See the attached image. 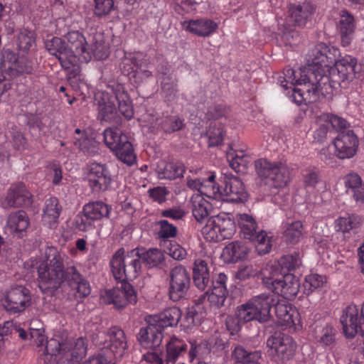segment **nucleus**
<instances>
[{"mask_svg": "<svg viewBox=\"0 0 364 364\" xmlns=\"http://www.w3.org/2000/svg\"><path fill=\"white\" fill-rule=\"evenodd\" d=\"M45 258L37 268L38 287L43 294L52 296L63 283L75 289L76 296L79 298H85L90 294L89 282L73 262H67L65 266V259H68L65 254L54 247H48Z\"/></svg>", "mask_w": 364, "mask_h": 364, "instance_id": "1", "label": "nucleus"}, {"mask_svg": "<svg viewBox=\"0 0 364 364\" xmlns=\"http://www.w3.org/2000/svg\"><path fill=\"white\" fill-rule=\"evenodd\" d=\"M274 296L270 294H262L252 297L245 304L238 306L235 312L237 320L230 317L226 320V325L230 328L235 325L233 330H237L239 323H247L252 321L264 322L270 317V311L274 305Z\"/></svg>", "mask_w": 364, "mask_h": 364, "instance_id": "2", "label": "nucleus"}, {"mask_svg": "<svg viewBox=\"0 0 364 364\" xmlns=\"http://www.w3.org/2000/svg\"><path fill=\"white\" fill-rule=\"evenodd\" d=\"M338 87H343L338 81H333L332 73L330 76L317 75L312 80H308L305 90L293 88L292 99L298 105L303 102L314 103L320 100L321 97H326L333 94L334 90Z\"/></svg>", "mask_w": 364, "mask_h": 364, "instance_id": "3", "label": "nucleus"}, {"mask_svg": "<svg viewBox=\"0 0 364 364\" xmlns=\"http://www.w3.org/2000/svg\"><path fill=\"white\" fill-rule=\"evenodd\" d=\"M138 252L130 250L125 254L123 247L118 249L112 255L109 264L115 280L124 282L132 279L139 274L141 265L139 262Z\"/></svg>", "mask_w": 364, "mask_h": 364, "instance_id": "4", "label": "nucleus"}, {"mask_svg": "<svg viewBox=\"0 0 364 364\" xmlns=\"http://www.w3.org/2000/svg\"><path fill=\"white\" fill-rule=\"evenodd\" d=\"M316 10V4L311 1H304L299 4L290 5L286 21L279 28L283 33V38L291 44L290 38H294L298 36V33L292 27H305Z\"/></svg>", "mask_w": 364, "mask_h": 364, "instance_id": "5", "label": "nucleus"}, {"mask_svg": "<svg viewBox=\"0 0 364 364\" xmlns=\"http://www.w3.org/2000/svg\"><path fill=\"white\" fill-rule=\"evenodd\" d=\"M255 168L257 176L270 187L282 188L290 181L289 169L282 162H272L267 159H259L255 161Z\"/></svg>", "mask_w": 364, "mask_h": 364, "instance_id": "6", "label": "nucleus"}, {"mask_svg": "<svg viewBox=\"0 0 364 364\" xmlns=\"http://www.w3.org/2000/svg\"><path fill=\"white\" fill-rule=\"evenodd\" d=\"M104 141L119 160L128 166L136 162V156L128 136L117 127H109L103 132Z\"/></svg>", "mask_w": 364, "mask_h": 364, "instance_id": "7", "label": "nucleus"}, {"mask_svg": "<svg viewBox=\"0 0 364 364\" xmlns=\"http://www.w3.org/2000/svg\"><path fill=\"white\" fill-rule=\"evenodd\" d=\"M240 235L253 242L259 255H265L271 250L272 245L267 232L260 229L255 219L246 213L237 216Z\"/></svg>", "mask_w": 364, "mask_h": 364, "instance_id": "8", "label": "nucleus"}, {"mask_svg": "<svg viewBox=\"0 0 364 364\" xmlns=\"http://www.w3.org/2000/svg\"><path fill=\"white\" fill-rule=\"evenodd\" d=\"M201 232L206 240L218 242L231 238L236 232V226L230 215L220 213L208 218Z\"/></svg>", "mask_w": 364, "mask_h": 364, "instance_id": "9", "label": "nucleus"}, {"mask_svg": "<svg viewBox=\"0 0 364 364\" xmlns=\"http://www.w3.org/2000/svg\"><path fill=\"white\" fill-rule=\"evenodd\" d=\"M191 287V276L182 265L173 267L168 274V298L173 302L186 299Z\"/></svg>", "mask_w": 364, "mask_h": 364, "instance_id": "10", "label": "nucleus"}, {"mask_svg": "<svg viewBox=\"0 0 364 364\" xmlns=\"http://www.w3.org/2000/svg\"><path fill=\"white\" fill-rule=\"evenodd\" d=\"M186 350V343L173 336L166 343V353L148 352L143 355V358L151 364H175Z\"/></svg>", "mask_w": 364, "mask_h": 364, "instance_id": "11", "label": "nucleus"}, {"mask_svg": "<svg viewBox=\"0 0 364 364\" xmlns=\"http://www.w3.org/2000/svg\"><path fill=\"white\" fill-rule=\"evenodd\" d=\"M333 65L336 67V70L332 71L333 81H338L343 87L354 78L364 80L361 65H358L356 59L350 55H346L339 60L336 58Z\"/></svg>", "mask_w": 364, "mask_h": 364, "instance_id": "12", "label": "nucleus"}, {"mask_svg": "<svg viewBox=\"0 0 364 364\" xmlns=\"http://www.w3.org/2000/svg\"><path fill=\"white\" fill-rule=\"evenodd\" d=\"M267 346L274 359L282 363L292 358L296 349L294 339L281 331L274 332L267 338Z\"/></svg>", "mask_w": 364, "mask_h": 364, "instance_id": "13", "label": "nucleus"}, {"mask_svg": "<svg viewBox=\"0 0 364 364\" xmlns=\"http://www.w3.org/2000/svg\"><path fill=\"white\" fill-rule=\"evenodd\" d=\"M1 305L10 314L23 311L31 304L28 289L21 285L12 287L1 301Z\"/></svg>", "mask_w": 364, "mask_h": 364, "instance_id": "14", "label": "nucleus"}, {"mask_svg": "<svg viewBox=\"0 0 364 364\" xmlns=\"http://www.w3.org/2000/svg\"><path fill=\"white\" fill-rule=\"evenodd\" d=\"M360 314L359 316V309L355 305H349L343 310L341 323L348 338H353L358 333L364 335V302Z\"/></svg>", "mask_w": 364, "mask_h": 364, "instance_id": "15", "label": "nucleus"}, {"mask_svg": "<svg viewBox=\"0 0 364 364\" xmlns=\"http://www.w3.org/2000/svg\"><path fill=\"white\" fill-rule=\"evenodd\" d=\"M45 47L50 54L58 59L63 68L65 70L73 68V72H78L79 67L76 65V59L72 55V52L68 50L64 38L53 37L46 41Z\"/></svg>", "mask_w": 364, "mask_h": 364, "instance_id": "16", "label": "nucleus"}, {"mask_svg": "<svg viewBox=\"0 0 364 364\" xmlns=\"http://www.w3.org/2000/svg\"><path fill=\"white\" fill-rule=\"evenodd\" d=\"M248 198L242 181L236 176H225L222 185V198L223 200L231 203H245Z\"/></svg>", "mask_w": 364, "mask_h": 364, "instance_id": "17", "label": "nucleus"}, {"mask_svg": "<svg viewBox=\"0 0 364 364\" xmlns=\"http://www.w3.org/2000/svg\"><path fill=\"white\" fill-rule=\"evenodd\" d=\"M338 55L339 50L337 48L319 43L309 50L307 61L310 65L331 67Z\"/></svg>", "mask_w": 364, "mask_h": 364, "instance_id": "18", "label": "nucleus"}, {"mask_svg": "<svg viewBox=\"0 0 364 364\" xmlns=\"http://www.w3.org/2000/svg\"><path fill=\"white\" fill-rule=\"evenodd\" d=\"M68 50L77 60L87 63L91 60L90 52L84 35L78 31H72L63 36Z\"/></svg>", "mask_w": 364, "mask_h": 364, "instance_id": "19", "label": "nucleus"}, {"mask_svg": "<svg viewBox=\"0 0 364 364\" xmlns=\"http://www.w3.org/2000/svg\"><path fill=\"white\" fill-rule=\"evenodd\" d=\"M335 154L339 159L352 158L358 147V139L353 130L341 132L333 140Z\"/></svg>", "mask_w": 364, "mask_h": 364, "instance_id": "20", "label": "nucleus"}, {"mask_svg": "<svg viewBox=\"0 0 364 364\" xmlns=\"http://www.w3.org/2000/svg\"><path fill=\"white\" fill-rule=\"evenodd\" d=\"M88 183L92 191H106L111 183L110 173L105 164L96 162L88 166Z\"/></svg>", "mask_w": 364, "mask_h": 364, "instance_id": "21", "label": "nucleus"}, {"mask_svg": "<svg viewBox=\"0 0 364 364\" xmlns=\"http://www.w3.org/2000/svg\"><path fill=\"white\" fill-rule=\"evenodd\" d=\"M267 284L271 285L272 291L287 300L294 299L300 288L299 279L291 274H284L281 277V280L267 282Z\"/></svg>", "mask_w": 364, "mask_h": 364, "instance_id": "22", "label": "nucleus"}, {"mask_svg": "<svg viewBox=\"0 0 364 364\" xmlns=\"http://www.w3.org/2000/svg\"><path fill=\"white\" fill-rule=\"evenodd\" d=\"M32 203V195L23 183L13 184L9 188L2 203L4 208L29 206Z\"/></svg>", "mask_w": 364, "mask_h": 364, "instance_id": "23", "label": "nucleus"}, {"mask_svg": "<svg viewBox=\"0 0 364 364\" xmlns=\"http://www.w3.org/2000/svg\"><path fill=\"white\" fill-rule=\"evenodd\" d=\"M299 74L300 75V78H296V73L294 69L290 68H285L283 72V76L279 77V82L285 90L291 88L295 85H304L302 90H305L307 81L312 80V78L315 77V73L311 68H301L299 69Z\"/></svg>", "mask_w": 364, "mask_h": 364, "instance_id": "24", "label": "nucleus"}, {"mask_svg": "<svg viewBox=\"0 0 364 364\" xmlns=\"http://www.w3.org/2000/svg\"><path fill=\"white\" fill-rule=\"evenodd\" d=\"M356 24L354 16L346 10L340 13L337 31L341 37V45L348 46L354 38Z\"/></svg>", "mask_w": 364, "mask_h": 364, "instance_id": "25", "label": "nucleus"}, {"mask_svg": "<svg viewBox=\"0 0 364 364\" xmlns=\"http://www.w3.org/2000/svg\"><path fill=\"white\" fill-rule=\"evenodd\" d=\"M103 334L106 337L104 348H109L114 356L122 357L127 347L124 332L114 326Z\"/></svg>", "mask_w": 364, "mask_h": 364, "instance_id": "26", "label": "nucleus"}, {"mask_svg": "<svg viewBox=\"0 0 364 364\" xmlns=\"http://www.w3.org/2000/svg\"><path fill=\"white\" fill-rule=\"evenodd\" d=\"M30 224L28 214L24 210L11 213L6 220V231L14 236L21 238L24 236Z\"/></svg>", "mask_w": 364, "mask_h": 364, "instance_id": "27", "label": "nucleus"}, {"mask_svg": "<svg viewBox=\"0 0 364 364\" xmlns=\"http://www.w3.org/2000/svg\"><path fill=\"white\" fill-rule=\"evenodd\" d=\"M163 338L161 329L155 323H149L146 327L140 328L137 334V340L141 346L150 349L159 347Z\"/></svg>", "mask_w": 364, "mask_h": 364, "instance_id": "28", "label": "nucleus"}, {"mask_svg": "<svg viewBox=\"0 0 364 364\" xmlns=\"http://www.w3.org/2000/svg\"><path fill=\"white\" fill-rule=\"evenodd\" d=\"M227 280L228 277L224 273H220L215 279H213V287L208 295V302L210 306L217 309L224 306L228 295L226 287Z\"/></svg>", "mask_w": 364, "mask_h": 364, "instance_id": "29", "label": "nucleus"}, {"mask_svg": "<svg viewBox=\"0 0 364 364\" xmlns=\"http://www.w3.org/2000/svg\"><path fill=\"white\" fill-rule=\"evenodd\" d=\"M181 24L183 30L203 37L209 36L218 27L214 21L205 18L184 21Z\"/></svg>", "mask_w": 364, "mask_h": 364, "instance_id": "30", "label": "nucleus"}, {"mask_svg": "<svg viewBox=\"0 0 364 364\" xmlns=\"http://www.w3.org/2000/svg\"><path fill=\"white\" fill-rule=\"evenodd\" d=\"M111 210V205L101 200L90 202L82 208L86 220L92 221L109 218Z\"/></svg>", "mask_w": 364, "mask_h": 364, "instance_id": "31", "label": "nucleus"}, {"mask_svg": "<svg viewBox=\"0 0 364 364\" xmlns=\"http://www.w3.org/2000/svg\"><path fill=\"white\" fill-rule=\"evenodd\" d=\"M345 186L347 193L351 195L356 203L364 205V183L360 176L355 173H350L344 178Z\"/></svg>", "mask_w": 364, "mask_h": 364, "instance_id": "32", "label": "nucleus"}, {"mask_svg": "<svg viewBox=\"0 0 364 364\" xmlns=\"http://www.w3.org/2000/svg\"><path fill=\"white\" fill-rule=\"evenodd\" d=\"M148 63L149 60L141 53L129 54L122 58L120 69L125 75L133 78L134 74Z\"/></svg>", "mask_w": 364, "mask_h": 364, "instance_id": "33", "label": "nucleus"}, {"mask_svg": "<svg viewBox=\"0 0 364 364\" xmlns=\"http://www.w3.org/2000/svg\"><path fill=\"white\" fill-rule=\"evenodd\" d=\"M193 279L194 285L200 290L204 291L210 283V269L206 261L196 259L193 263Z\"/></svg>", "mask_w": 364, "mask_h": 364, "instance_id": "34", "label": "nucleus"}, {"mask_svg": "<svg viewBox=\"0 0 364 364\" xmlns=\"http://www.w3.org/2000/svg\"><path fill=\"white\" fill-rule=\"evenodd\" d=\"M250 250L245 242L237 240L229 243L223 249V255L229 262H236L245 259Z\"/></svg>", "mask_w": 364, "mask_h": 364, "instance_id": "35", "label": "nucleus"}, {"mask_svg": "<svg viewBox=\"0 0 364 364\" xmlns=\"http://www.w3.org/2000/svg\"><path fill=\"white\" fill-rule=\"evenodd\" d=\"M69 346L65 352V359L77 362L86 355L88 341L85 337H80L75 341L65 339Z\"/></svg>", "mask_w": 364, "mask_h": 364, "instance_id": "36", "label": "nucleus"}, {"mask_svg": "<svg viewBox=\"0 0 364 364\" xmlns=\"http://www.w3.org/2000/svg\"><path fill=\"white\" fill-rule=\"evenodd\" d=\"M186 167L183 163L161 161L157 166V173L161 179L174 180L183 176Z\"/></svg>", "mask_w": 364, "mask_h": 364, "instance_id": "37", "label": "nucleus"}, {"mask_svg": "<svg viewBox=\"0 0 364 364\" xmlns=\"http://www.w3.org/2000/svg\"><path fill=\"white\" fill-rule=\"evenodd\" d=\"M61 211L62 207L59 204L58 198L51 197L47 199L43 208V221L48 223L49 228H55Z\"/></svg>", "mask_w": 364, "mask_h": 364, "instance_id": "38", "label": "nucleus"}, {"mask_svg": "<svg viewBox=\"0 0 364 364\" xmlns=\"http://www.w3.org/2000/svg\"><path fill=\"white\" fill-rule=\"evenodd\" d=\"M132 250L138 252L139 262L141 263V260H142L149 268L157 267L164 261V252L159 249L151 248L149 250H144V249L135 248Z\"/></svg>", "mask_w": 364, "mask_h": 364, "instance_id": "39", "label": "nucleus"}, {"mask_svg": "<svg viewBox=\"0 0 364 364\" xmlns=\"http://www.w3.org/2000/svg\"><path fill=\"white\" fill-rule=\"evenodd\" d=\"M181 317L178 307L173 306L165 309L154 318V323L162 330L165 327L176 326Z\"/></svg>", "mask_w": 364, "mask_h": 364, "instance_id": "40", "label": "nucleus"}, {"mask_svg": "<svg viewBox=\"0 0 364 364\" xmlns=\"http://www.w3.org/2000/svg\"><path fill=\"white\" fill-rule=\"evenodd\" d=\"M97 119L100 121L118 123L119 117L114 102L104 97L100 100Z\"/></svg>", "mask_w": 364, "mask_h": 364, "instance_id": "41", "label": "nucleus"}, {"mask_svg": "<svg viewBox=\"0 0 364 364\" xmlns=\"http://www.w3.org/2000/svg\"><path fill=\"white\" fill-rule=\"evenodd\" d=\"M114 95L121 114L127 119H132L134 115L132 102L127 92L121 85H117L114 88Z\"/></svg>", "mask_w": 364, "mask_h": 364, "instance_id": "42", "label": "nucleus"}, {"mask_svg": "<svg viewBox=\"0 0 364 364\" xmlns=\"http://www.w3.org/2000/svg\"><path fill=\"white\" fill-rule=\"evenodd\" d=\"M177 80L171 75H164L161 82V93L165 101L171 102L176 98Z\"/></svg>", "mask_w": 364, "mask_h": 364, "instance_id": "43", "label": "nucleus"}, {"mask_svg": "<svg viewBox=\"0 0 364 364\" xmlns=\"http://www.w3.org/2000/svg\"><path fill=\"white\" fill-rule=\"evenodd\" d=\"M75 145L88 156L99 154V143L92 136H88L83 132L82 136L75 139Z\"/></svg>", "mask_w": 364, "mask_h": 364, "instance_id": "44", "label": "nucleus"}, {"mask_svg": "<svg viewBox=\"0 0 364 364\" xmlns=\"http://www.w3.org/2000/svg\"><path fill=\"white\" fill-rule=\"evenodd\" d=\"M211 208V204L200 196H197L192 199V213L196 220L200 223L208 218Z\"/></svg>", "mask_w": 364, "mask_h": 364, "instance_id": "45", "label": "nucleus"}, {"mask_svg": "<svg viewBox=\"0 0 364 364\" xmlns=\"http://www.w3.org/2000/svg\"><path fill=\"white\" fill-rule=\"evenodd\" d=\"M186 124L184 119L178 115H168L163 117L159 122V127L167 134L183 129Z\"/></svg>", "mask_w": 364, "mask_h": 364, "instance_id": "46", "label": "nucleus"}, {"mask_svg": "<svg viewBox=\"0 0 364 364\" xmlns=\"http://www.w3.org/2000/svg\"><path fill=\"white\" fill-rule=\"evenodd\" d=\"M215 176L211 174L207 179L203 180L202 188H200V194L210 198L221 199L222 186L220 187L216 185Z\"/></svg>", "mask_w": 364, "mask_h": 364, "instance_id": "47", "label": "nucleus"}, {"mask_svg": "<svg viewBox=\"0 0 364 364\" xmlns=\"http://www.w3.org/2000/svg\"><path fill=\"white\" fill-rule=\"evenodd\" d=\"M361 224V218L355 214L340 217L336 220V228L338 231L348 232L357 229Z\"/></svg>", "mask_w": 364, "mask_h": 364, "instance_id": "48", "label": "nucleus"}, {"mask_svg": "<svg viewBox=\"0 0 364 364\" xmlns=\"http://www.w3.org/2000/svg\"><path fill=\"white\" fill-rule=\"evenodd\" d=\"M115 9L114 0H94L93 15L98 19L107 18Z\"/></svg>", "mask_w": 364, "mask_h": 364, "instance_id": "49", "label": "nucleus"}, {"mask_svg": "<svg viewBox=\"0 0 364 364\" xmlns=\"http://www.w3.org/2000/svg\"><path fill=\"white\" fill-rule=\"evenodd\" d=\"M232 358L237 363L244 364L250 358H262L259 350L248 351L242 346L235 345L232 352Z\"/></svg>", "mask_w": 364, "mask_h": 364, "instance_id": "50", "label": "nucleus"}, {"mask_svg": "<svg viewBox=\"0 0 364 364\" xmlns=\"http://www.w3.org/2000/svg\"><path fill=\"white\" fill-rule=\"evenodd\" d=\"M206 134L208 137L209 146L220 145L224 138L223 126L218 122H212L206 132Z\"/></svg>", "mask_w": 364, "mask_h": 364, "instance_id": "51", "label": "nucleus"}, {"mask_svg": "<svg viewBox=\"0 0 364 364\" xmlns=\"http://www.w3.org/2000/svg\"><path fill=\"white\" fill-rule=\"evenodd\" d=\"M68 347L65 340L60 341L54 338L46 341L44 353L50 355H61V358H65V352Z\"/></svg>", "mask_w": 364, "mask_h": 364, "instance_id": "52", "label": "nucleus"}, {"mask_svg": "<svg viewBox=\"0 0 364 364\" xmlns=\"http://www.w3.org/2000/svg\"><path fill=\"white\" fill-rule=\"evenodd\" d=\"M122 293L119 288H113L105 291V294L102 296L103 302L107 304H113L117 309H123L126 307L125 300L122 296Z\"/></svg>", "mask_w": 364, "mask_h": 364, "instance_id": "53", "label": "nucleus"}, {"mask_svg": "<svg viewBox=\"0 0 364 364\" xmlns=\"http://www.w3.org/2000/svg\"><path fill=\"white\" fill-rule=\"evenodd\" d=\"M276 316L286 324L294 323L292 318L291 306L286 301H278L274 302Z\"/></svg>", "mask_w": 364, "mask_h": 364, "instance_id": "54", "label": "nucleus"}, {"mask_svg": "<svg viewBox=\"0 0 364 364\" xmlns=\"http://www.w3.org/2000/svg\"><path fill=\"white\" fill-rule=\"evenodd\" d=\"M16 62L12 63L8 66V70L11 75L31 73L33 70L31 63L24 57H20Z\"/></svg>", "mask_w": 364, "mask_h": 364, "instance_id": "55", "label": "nucleus"}, {"mask_svg": "<svg viewBox=\"0 0 364 364\" xmlns=\"http://www.w3.org/2000/svg\"><path fill=\"white\" fill-rule=\"evenodd\" d=\"M302 235V224L295 221L289 224L284 232L286 240L289 243H296Z\"/></svg>", "mask_w": 364, "mask_h": 364, "instance_id": "56", "label": "nucleus"}, {"mask_svg": "<svg viewBox=\"0 0 364 364\" xmlns=\"http://www.w3.org/2000/svg\"><path fill=\"white\" fill-rule=\"evenodd\" d=\"M262 283L269 290H272L271 285L267 284L268 282H272L273 280H281V277H283L281 274L280 268L279 265H267L262 272Z\"/></svg>", "mask_w": 364, "mask_h": 364, "instance_id": "57", "label": "nucleus"}, {"mask_svg": "<svg viewBox=\"0 0 364 364\" xmlns=\"http://www.w3.org/2000/svg\"><path fill=\"white\" fill-rule=\"evenodd\" d=\"M336 330L331 326L323 327L318 335L316 336L318 342L325 346H333L336 343Z\"/></svg>", "mask_w": 364, "mask_h": 364, "instance_id": "58", "label": "nucleus"}, {"mask_svg": "<svg viewBox=\"0 0 364 364\" xmlns=\"http://www.w3.org/2000/svg\"><path fill=\"white\" fill-rule=\"evenodd\" d=\"M122 283L121 287L119 290H121L124 300H125L126 306L129 304H136L138 300L137 292L134 287L129 282L125 280L124 282H120Z\"/></svg>", "mask_w": 364, "mask_h": 364, "instance_id": "59", "label": "nucleus"}, {"mask_svg": "<svg viewBox=\"0 0 364 364\" xmlns=\"http://www.w3.org/2000/svg\"><path fill=\"white\" fill-rule=\"evenodd\" d=\"M159 226V230L158 231V237L161 239H168L170 237H174L177 234V228L169 223L166 220H161L156 223Z\"/></svg>", "mask_w": 364, "mask_h": 364, "instance_id": "60", "label": "nucleus"}, {"mask_svg": "<svg viewBox=\"0 0 364 364\" xmlns=\"http://www.w3.org/2000/svg\"><path fill=\"white\" fill-rule=\"evenodd\" d=\"M191 348L188 351L189 362H193L196 358H203L208 350L207 343L205 342L191 341L190 342Z\"/></svg>", "mask_w": 364, "mask_h": 364, "instance_id": "61", "label": "nucleus"}, {"mask_svg": "<svg viewBox=\"0 0 364 364\" xmlns=\"http://www.w3.org/2000/svg\"><path fill=\"white\" fill-rule=\"evenodd\" d=\"M323 119L330 126L337 132H346L344 129L349 125L348 122L342 117L334 114H325L322 116Z\"/></svg>", "mask_w": 364, "mask_h": 364, "instance_id": "62", "label": "nucleus"}, {"mask_svg": "<svg viewBox=\"0 0 364 364\" xmlns=\"http://www.w3.org/2000/svg\"><path fill=\"white\" fill-rule=\"evenodd\" d=\"M34 42L35 38L32 32L23 30L17 36V45L21 50H28Z\"/></svg>", "mask_w": 364, "mask_h": 364, "instance_id": "63", "label": "nucleus"}, {"mask_svg": "<svg viewBox=\"0 0 364 364\" xmlns=\"http://www.w3.org/2000/svg\"><path fill=\"white\" fill-rule=\"evenodd\" d=\"M87 49L90 52V55L92 56V55H93L97 60H103L108 56L107 46L102 40L96 41L92 44L91 47L87 48Z\"/></svg>", "mask_w": 364, "mask_h": 364, "instance_id": "64", "label": "nucleus"}]
</instances>
